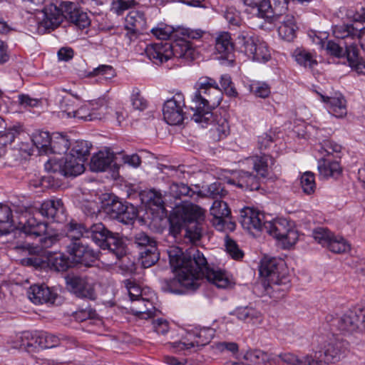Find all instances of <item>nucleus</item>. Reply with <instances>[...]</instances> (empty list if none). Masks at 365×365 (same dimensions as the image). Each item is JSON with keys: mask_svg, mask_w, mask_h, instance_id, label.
I'll list each match as a JSON object with an SVG mask.
<instances>
[{"mask_svg": "<svg viewBox=\"0 0 365 365\" xmlns=\"http://www.w3.org/2000/svg\"><path fill=\"white\" fill-rule=\"evenodd\" d=\"M323 102L327 104L329 113L336 118H343L347 113L346 102L341 93H335L334 96L327 97L321 95Z\"/></svg>", "mask_w": 365, "mask_h": 365, "instance_id": "c85d7f7f", "label": "nucleus"}, {"mask_svg": "<svg viewBox=\"0 0 365 365\" xmlns=\"http://www.w3.org/2000/svg\"><path fill=\"white\" fill-rule=\"evenodd\" d=\"M20 128L14 127L5 131L0 135V145L5 146L6 148L11 145V143L18 137L20 134Z\"/></svg>", "mask_w": 365, "mask_h": 365, "instance_id": "338daca9", "label": "nucleus"}, {"mask_svg": "<svg viewBox=\"0 0 365 365\" xmlns=\"http://www.w3.org/2000/svg\"><path fill=\"white\" fill-rule=\"evenodd\" d=\"M67 252L72 256L76 262L83 264L86 267L91 266L92 263L98 257L97 252L83 243L74 244V247L72 250H68Z\"/></svg>", "mask_w": 365, "mask_h": 365, "instance_id": "b1692460", "label": "nucleus"}, {"mask_svg": "<svg viewBox=\"0 0 365 365\" xmlns=\"http://www.w3.org/2000/svg\"><path fill=\"white\" fill-rule=\"evenodd\" d=\"M44 168L48 173L65 177H76L85 170L84 162L69 154L61 159H49Z\"/></svg>", "mask_w": 365, "mask_h": 365, "instance_id": "6e6552de", "label": "nucleus"}, {"mask_svg": "<svg viewBox=\"0 0 365 365\" xmlns=\"http://www.w3.org/2000/svg\"><path fill=\"white\" fill-rule=\"evenodd\" d=\"M207 195L212 199L217 200L225 196L227 191L221 182H215L207 187Z\"/></svg>", "mask_w": 365, "mask_h": 365, "instance_id": "e2e57ef3", "label": "nucleus"}, {"mask_svg": "<svg viewBox=\"0 0 365 365\" xmlns=\"http://www.w3.org/2000/svg\"><path fill=\"white\" fill-rule=\"evenodd\" d=\"M245 359L255 365H266L271 361H276L272 354L259 349L247 351L245 354Z\"/></svg>", "mask_w": 365, "mask_h": 365, "instance_id": "79ce46f5", "label": "nucleus"}, {"mask_svg": "<svg viewBox=\"0 0 365 365\" xmlns=\"http://www.w3.org/2000/svg\"><path fill=\"white\" fill-rule=\"evenodd\" d=\"M245 5L257 9L258 15L269 21L288 11L289 0H243Z\"/></svg>", "mask_w": 365, "mask_h": 365, "instance_id": "f8f14e48", "label": "nucleus"}, {"mask_svg": "<svg viewBox=\"0 0 365 365\" xmlns=\"http://www.w3.org/2000/svg\"><path fill=\"white\" fill-rule=\"evenodd\" d=\"M235 41L240 51L253 61L264 63L271 58L267 44L248 32H240Z\"/></svg>", "mask_w": 365, "mask_h": 365, "instance_id": "0eeeda50", "label": "nucleus"}, {"mask_svg": "<svg viewBox=\"0 0 365 365\" xmlns=\"http://www.w3.org/2000/svg\"><path fill=\"white\" fill-rule=\"evenodd\" d=\"M47 260L48 267L56 272H64L71 266L69 258L62 252L49 254Z\"/></svg>", "mask_w": 365, "mask_h": 365, "instance_id": "ea45409f", "label": "nucleus"}, {"mask_svg": "<svg viewBox=\"0 0 365 365\" xmlns=\"http://www.w3.org/2000/svg\"><path fill=\"white\" fill-rule=\"evenodd\" d=\"M147 27L144 13L140 11H130L125 17V29L127 31L125 36L130 41L142 34Z\"/></svg>", "mask_w": 365, "mask_h": 365, "instance_id": "6ab92c4d", "label": "nucleus"}, {"mask_svg": "<svg viewBox=\"0 0 365 365\" xmlns=\"http://www.w3.org/2000/svg\"><path fill=\"white\" fill-rule=\"evenodd\" d=\"M67 284L72 292L80 298L94 300L96 298L93 284L86 278L81 277H71L66 279Z\"/></svg>", "mask_w": 365, "mask_h": 365, "instance_id": "412c9836", "label": "nucleus"}, {"mask_svg": "<svg viewBox=\"0 0 365 365\" xmlns=\"http://www.w3.org/2000/svg\"><path fill=\"white\" fill-rule=\"evenodd\" d=\"M344 57L351 71L358 74H365V59L360 55V49L357 44H346Z\"/></svg>", "mask_w": 365, "mask_h": 365, "instance_id": "393cba45", "label": "nucleus"}, {"mask_svg": "<svg viewBox=\"0 0 365 365\" xmlns=\"http://www.w3.org/2000/svg\"><path fill=\"white\" fill-rule=\"evenodd\" d=\"M92 144L86 140H76L72 145L71 150L69 153L73 157L78 158L81 162H86L90 155Z\"/></svg>", "mask_w": 365, "mask_h": 365, "instance_id": "37998d69", "label": "nucleus"}, {"mask_svg": "<svg viewBox=\"0 0 365 365\" xmlns=\"http://www.w3.org/2000/svg\"><path fill=\"white\" fill-rule=\"evenodd\" d=\"M61 340H66L75 343L76 340L69 336L60 337L53 334L43 331H38V347L41 349H51L60 344Z\"/></svg>", "mask_w": 365, "mask_h": 365, "instance_id": "c9c22d12", "label": "nucleus"}, {"mask_svg": "<svg viewBox=\"0 0 365 365\" xmlns=\"http://www.w3.org/2000/svg\"><path fill=\"white\" fill-rule=\"evenodd\" d=\"M40 214L55 222H61L65 220V207L61 199H51L44 201L39 210Z\"/></svg>", "mask_w": 365, "mask_h": 365, "instance_id": "5701e85b", "label": "nucleus"}, {"mask_svg": "<svg viewBox=\"0 0 365 365\" xmlns=\"http://www.w3.org/2000/svg\"><path fill=\"white\" fill-rule=\"evenodd\" d=\"M228 184L234 185L243 190H257L260 187L258 178L251 173L240 170L237 176L228 180Z\"/></svg>", "mask_w": 365, "mask_h": 365, "instance_id": "cd10ccee", "label": "nucleus"}, {"mask_svg": "<svg viewBox=\"0 0 365 365\" xmlns=\"http://www.w3.org/2000/svg\"><path fill=\"white\" fill-rule=\"evenodd\" d=\"M29 299L36 304H54L58 294L45 284H34L27 292Z\"/></svg>", "mask_w": 365, "mask_h": 365, "instance_id": "4be33fe9", "label": "nucleus"}, {"mask_svg": "<svg viewBox=\"0 0 365 365\" xmlns=\"http://www.w3.org/2000/svg\"><path fill=\"white\" fill-rule=\"evenodd\" d=\"M38 331H26L16 336V341L14 342L13 347L15 349H25L29 351L30 348L38 347Z\"/></svg>", "mask_w": 365, "mask_h": 365, "instance_id": "72a5a7b5", "label": "nucleus"}, {"mask_svg": "<svg viewBox=\"0 0 365 365\" xmlns=\"http://www.w3.org/2000/svg\"><path fill=\"white\" fill-rule=\"evenodd\" d=\"M270 21L278 24L277 31L282 38L291 41L296 37L297 26L292 14L286 12L285 14L277 16Z\"/></svg>", "mask_w": 365, "mask_h": 365, "instance_id": "aec40b11", "label": "nucleus"}, {"mask_svg": "<svg viewBox=\"0 0 365 365\" xmlns=\"http://www.w3.org/2000/svg\"><path fill=\"white\" fill-rule=\"evenodd\" d=\"M210 125V134L215 140H220L226 138L230 133V125L227 118L217 112L212 113L211 119L205 125Z\"/></svg>", "mask_w": 365, "mask_h": 365, "instance_id": "a878e982", "label": "nucleus"}, {"mask_svg": "<svg viewBox=\"0 0 365 365\" xmlns=\"http://www.w3.org/2000/svg\"><path fill=\"white\" fill-rule=\"evenodd\" d=\"M292 56L297 63L304 67L312 68L317 64L312 54L304 49L297 48L293 52Z\"/></svg>", "mask_w": 365, "mask_h": 365, "instance_id": "8fccbe9b", "label": "nucleus"}, {"mask_svg": "<svg viewBox=\"0 0 365 365\" xmlns=\"http://www.w3.org/2000/svg\"><path fill=\"white\" fill-rule=\"evenodd\" d=\"M341 150V146L340 145L330 140H325L322 143L320 152L326 153L323 157L329 158L333 153H339Z\"/></svg>", "mask_w": 365, "mask_h": 365, "instance_id": "774afa93", "label": "nucleus"}, {"mask_svg": "<svg viewBox=\"0 0 365 365\" xmlns=\"http://www.w3.org/2000/svg\"><path fill=\"white\" fill-rule=\"evenodd\" d=\"M137 216L138 211L136 208L132 205H128L126 206V210H125L118 217V220L125 225H132L135 220Z\"/></svg>", "mask_w": 365, "mask_h": 365, "instance_id": "052dcab7", "label": "nucleus"}, {"mask_svg": "<svg viewBox=\"0 0 365 365\" xmlns=\"http://www.w3.org/2000/svg\"><path fill=\"white\" fill-rule=\"evenodd\" d=\"M69 145L70 143L68 139L65 135L58 134L52 138L51 145L49 147V153L60 155L66 153Z\"/></svg>", "mask_w": 365, "mask_h": 365, "instance_id": "a18cd8bd", "label": "nucleus"}, {"mask_svg": "<svg viewBox=\"0 0 365 365\" xmlns=\"http://www.w3.org/2000/svg\"><path fill=\"white\" fill-rule=\"evenodd\" d=\"M327 247L334 253L341 254L349 251L351 245L344 237L334 234Z\"/></svg>", "mask_w": 365, "mask_h": 365, "instance_id": "09e8293b", "label": "nucleus"}, {"mask_svg": "<svg viewBox=\"0 0 365 365\" xmlns=\"http://www.w3.org/2000/svg\"><path fill=\"white\" fill-rule=\"evenodd\" d=\"M313 237L319 244L323 247H327L334 233L325 227H317L313 231Z\"/></svg>", "mask_w": 365, "mask_h": 365, "instance_id": "13d9d810", "label": "nucleus"}, {"mask_svg": "<svg viewBox=\"0 0 365 365\" xmlns=\"http://www.w3.org/2000/svg\"><path fill=\"white\" fill-rule=\"evenodd\" d=\"M225 247L227 252L235 259L242 258L244 253L239 248L237 244L229 237L225 238Z\"/></svg>", "mask_w": 365, "mask_h": 365, "instance_id": "0e129e2a", "label": "nucleus"}, {"mask_svg": "<svg viewBox=\"0 0 365 365\" xmlns=\"http://www.w3.org/2000/svg\"><path fill=\"white\" fill-rule=\"evenodd\" d=\"M52 138L46 131H38L32 136L34 145L41 154H48Z\"/></svg>", "mask_w": 365, "mask_h": 365, "instance_id": "c03bdc74", "label": "nucleus"}, {"mask_svg": "<svg viewBox=\"0 0 365 365\" xmlns=\"http://www.w3.org/2000/svg\"><path fill=\"white\" fill-rule=\"evenodd\" d=\"M133 244L138 250L139 259L144 268L150 267L158 261L160 253L154 238L140 232L135 235Z\"/></svg>", "mask_w": 365, "mask_h": 365, "instance_id": "1a4fd4ad", "label": "nucleus"}, {"mask_svg": "<svg viewBox=\"0 0 365 365\" xmlns=\"http://www.w3.org/2000/svg\"><path fill=\"white\" fill-rule=\"evenodd\" d=\"M234 314L241 321L253 324L261 321V314L255 309L250 307H238Z\"/></svg>", "mask_w": 365, "mask_h": 365, "instance_id": "a19ab883", "label": "nucleus"}, {"mask_svg": "<svg viewBox=\"0 0 365 365\" xmlns=\"http://www.w3.org/2000/svg\"><path fill=\"white\" fill-rule=\"evenodd\" d=\"M349 343L339 339L331 340L325 346L323 352L318 351L312 354L313 365H329L341 359L348 349Z\"/></svg>", "mask_w": 365, "mask_h": 365, "instance_id": "9d476101", "label": "nucleus"}, {"mask_svg": "<svg viewBox=\"0 0 365 365\" xmlns=\"http://www.w3.org/2000/svg\"><path fill=\"white\" fill-rule=\"evenodd\" d=\"M22 226L19 229L25 233V235L36 237L44 234L47 229V224L38 221L36 217L29 216L25 222L22 223Z\"/></svg>", "mask_w": 365, "mask_h": 365, "instance_id": "473e14b6", "label": "nucleus"}, {"mask_svg": "<svg viewBox=\"0 0 365 365\" xmlns=\"http://www.w3.org/2000/svg\"><path fill=\"white\" fill-rule=\"evenodd\" d=\"M175 215L185 224V240L192 243L200 240L202 237L200 225L205 219L204 210L197 205L188 204L179 208L176 211Z\"/></svg>", "mask_w": 365, "mask_h": 365, "instance_id": "423d86ee", "label": "nucleus"}, {"mask_svg": "<svg viewBox=\"0 0 365 365\" xmlns=\"http://www.w3.org/2000/svg\"><path fill=\"white\" fill-rule=\"evenodd\" d=\"M114 162V155L109 151H99L93 155L90 163L92 171H105Z\"/></svg>", "mask_w": 365, "mask_h": 365, "instance_id": "2f4dec72", "label": "nucleus"}, {"mask_svg": "<svg viewBox=\"0 0 365 365\" xmlns=\"http://www.w3.org/2000/svg\"><path fill=\"white\" fill-rule=\"evenodd\" d=\"M127 205L119 200H113L111 203L107 204L106 211L111 218L118 220V217L126 210Z\"/></svg>", "mask_w": 365, "mask_h": 365, "instance_id": "bf43d9fd", "label": "nucleus"}, {"mask_svg": "<svg viewBox=\"0 0 365 365\" xmlns=\"http://www.w3.org/2000/svg\"><path fill=\"white\" fill-rule=\"evenodd\" d=\"M334 34L338 38H351L357 36L359 28L353 24H343L336 26L334 29Z\"/></svg>", "mask_w": 365, "mask_h": 365, "instance_id": "603ef678", "label": "nucleus"}, {"mask_svg": "<svg viewBox=\"0 0 365 365\" xmlns=\"http://www.w3.org/2000/svg\"><path fill=\"white\" fill-rule=\"evenodd\" d=\"M66 235L61 237V245L68 252V250L74 247V244L83 243L81 239L86 238V232L88 228L81 223L71 221L66 225Z\"/></svg>", "mask_w": 365, "mask_h": 365, "instance_id": "f3484780", "label": "nucleus"}, {"mask_svg": "<svg viewBox=\"0 0 365 365\" xmlns=\"http://www.w3.org/2000/svg\"><path fill=\"white\" fill-rule=\"evenodd\" d=\"M247 160L253 165L254 170L264 178L268 176L269 170L274 164V159L269 155L250 157Z\"/></svg>", "mask_w": 365, "mask_h": 365, "instance_id": "7c9ffc66", "label": "nucleus"}, {"mask_svg": "<svg viewBox=\"0 0 365 365\" xmlns=\"http://www.w3.org/2000/svg\"><path fill=\"white\" fill-rule=\"evenodd\" d=\"M339 330L344 333L362 331L365 329V308H354L347 311L337 322Z\"/></svg>", "mask_w": 365, "mask_h": 365, "instance_id": "2eb2a0df", "label": "nucleus"}, {"mask_svg": "<svg viewBox=\"0 0 365 365\" xmlns=\"http://www.w3.org/2000/svg\"><path fill=\"white\" fill-rule=\"evenodd\" d=\"M88 76H98L101 80L107 81L115 76V71L111 66L101 65L90 72Z\"/></svg>", "mask_w": 365, "mask_h": 365, "instance_id": "5fc2aeb1", "label": "nucleus"}, {"mask_svg": "<svg viewBox=\"0 0 365 365\" xmlns=\"http://www.w3.org/2000/svg\"><path fill=\"white\" fill-rule=\"evenodd\" d=\"M282 361L292 365H313L312 354H307L299 359L292 353H282L276 356Z\"/></svg>", "mask_w": 365, "mask_h": 365, "instance_id": "3c124183", "label": "nucleus"}, {"mask_svg": "<svg viewBox=\"0 0 365 365\" xmlns=\"http://www.w3.org/2000/svg\"><path fill=\"white\" fill-rule=\"evenodd\" d=\"M86 235V238H91L101 249L110 250L118 259L125 255V246L119 235L108 230L103 223L92 225Z\"/></svg>", "mask_w": 365, "mask_h": 365, "instance_id": "39448f33", "label": "nucleus"}, {"mask_svg": "<svg viewBox=\"0 0 365 365\" xmlns=\"http://www.w3.org/2000/svg\"><path fill=\"white\" fill-rule=\"evenodd\" d=\"M301 186L305 194H313L316 189L314 173L312 172H305L301 177Z\"/></svg>", "mask_w": 365, "mask_h": 365, "instance_id": "6e6d98bb", "label": "nucleus"}, {"mask_svg": "<svg viewBox=\"0 0 365 365\" xmlns=\"http://www.w3.org/2000/svg\"><path fill=\"white\" fill-rule=\"evenodd\" d=\"M249 89L251 93L262 98L268 97L271 93L269 86L264 82H254L250 85Z\"/></svg>", "mask_w": 365, "mask_h": 365, "instance_id": "4d7b16f0", "label": "nucleus"}, {"mask_svg": "<svg viewBox=\"0 0 365 365\" xmlns=\"http://www.w3.org/2000/svg\"><path fill=\"white\" fill-rule=\"evenodd\" d=\"M215 331L210 328H203L188 332L185 341L175 343L180 349H190L202 347L208 344L213 338Z\"/></svg>", "mask_w": 365, "mask_h": 365, "instance_id": "dca6fc26", "label": "nucleus"}, {"mask_svg": "<svg viewBox=\"0 0 365 365\" xmlns=\"http://www.w3.org/2000/svg\"><path fill=\"white\" fill-rule=\"evenodd\" d=\"M277 240L282 241L286 247L294 245L298 239L297 232L286 219L264 222V231Z\"/></svg>", "mask_w": 365, "mask_h": 365, "instance_id": "9b49d317", "label": "nucleus"}, {"mask_svg": "<svg viewBox=\"0 0 365 365\" xmlns=\"http://www.w3.org/2000/svg\"><path fill=\"white\" fill-rule=\"evenodd\" d=\"M264 215L258 210L246 207L240 212V222L249 231H264Z\"/></svg>", "mask_w": 365, "mask_h": 365, "instance_id": "a211bd4d", "label": "nucleus"}, {"mask_svg": "<svg viewBox=\"0 0 365 365\" xmlns=\"http://www.w3.org/2000/svg\"><path fill=\"white\" fill-rule=\"evenodd\" d=\"M74 98L71 96H64L59 102L61 113L66 114L68 118H71L73 113H74Z\"/></svg>", "mask_w": 365, "mask_h": 365, "instance_id": "69168bd1", "label": "nucleus"}, {"mask_svg": "<svg viewBox=\"0 0 365 365\" xmlns=\"http://www.w3.org/2000/svg\"><path fill=\"white\" fill-rule=\"evenodd\" d=\"M220 85L225 94L230 97H237L238 93L234 86L230 75L224 74L220 78Z\"/></svg>", "mask_w": 365, "mask_h": 365, "instance_id": "680f3d73", "label": "nucleus"}, {"mask_svg": "<svg viewBox=\"0 0 365 365\" xmlns=\"http://www.w3.org/2000/svg\"><path fill=\"white\" fill-rule=\"evenodd\" d=\"M168 192L174 198H180L182 196L192 197L195 192L187 184L173 182L169 187Z\"/></svg>", "mask_w": 365, "mask_h": 365, "instance_id": "de8ad7c7", "label": "nucleus"}, {"mask_svg": "<svg viewBox=\"0 0 365 365\" xmlns=\"http://www.w3.org/2000/svg\"><path fill=\"white\" fill-rule=\"evenodd\" d=\"M215 49L218 53L221 54L222 58L230 59L233 51V45L229 33L223 32L217 36L215 41Z\"/></svg>", "mask_w": 365, "mask_h": 365, "instance_id": "4c0bfd02", "label": "nucleus"}, {"mask_svg": "<svg viewBox=\"0 0 365 365\" xmlns=\"http://www.w3.org/2000/svg\"><path fill=\"white\" fill-rule=\"evenodd\" d=\"M197 91L192 98V120L201 126L206 125L212 117V109L220 105L222 91L217 81L208 76L200 77L195 84Z\"/></svg>", "mask_w": 365, "mask_h": 365, "instance_id": "f03ea898", "label": "nucleus"}, {"mask_svg": "<svg viewBox=\"0 0 365 365\" xmlns=\"http://www.w3.org/2000/svg\"><path fill=\"white\" fill-rule=\"evenodd\" d=\"M167 252L170 266L177 272V281L187 291L196 290L203 278L218 288L229 285L226 273L210 268L204 255L195 247L183 252L179 247H170Z\"/></svg>", "mask_w": 365, "mask_h": 365, "instance_id": "f257e3e1", "label": "nucleus"}, {"mask_svg": "<svg viewBox=\"0 0 365 365\" xmlns=\"http://www.w3.org/2000/svg\"><path fill=\"white\" fill-rule=\"evenodd\" d=\"M93 104L92 103H88L77 110L75 109L71 117L78 118L84 120H93L98 118L97 115L93 111Z\"/></svg>", "mask_w": 365, "mask_h": 365, "instance_id": "864d4df0", "label": "nucleus"}, {"mask_svg": "<svg viewBox=\"0 0 365 365\" xmlns=\"http://www.w3.org/2000/svg\"><path fill=\"white\" fill-rule=\"evenodd\" d=\"M65 19L80 29L88 26L91 21L87 13L78 8L76 4L71 1H63Z\"/></svg>", "mask_w": 365, "mask_h": 365, "instance_id": "bb28decb", "label": "nucleus"}, {"mask_svg": "<svg viewBox=\"0 0 365 365\" xmlns=\"http://www.w3.org/2000/svg\"><path fill=\"white\" fill-rule=\"evenodd\" d=\"M318 170L320 175L324 178H337L341 174V168L338 161L322 157L318 161Z\"/></svg>", "mask_w": 365, "mask_h": 365, "instance_id": "f704fd0d", "label": "nucleus"}, {"mask_svg": "<svg viewBox=\"0 0 365 365\" xmlns=\"http://www.w3.org/2000/svg\"><path fill=\"white\" fill-rule=\"evenodd\" d=\"M168 192L174 198H180L182 196L192 197L195 192L187 184L173 182L169 187Z\"/></svg>", "mask_w": 365, "mask_h": 365, "instance_id": "49530a36", "label": "nucleus"}, {"mask_svg": "<svg viewBox=\"0 0 365 365\" xmlns=\"http://www.w3.org/2000/svg\"><path fill=\"white\" fill-rule=\"evenodd\" d=\"M131 311L133 313L141 319H148L153 315L154 307L153 304L148 299L140 298L136 301L132 302Z\"/></svg>", "mask_w": 365, "mask_h": 365, "instance_id": "58836bf2", "label": "nucleus"}, {"mask_svg": "<svg viewBox=\"0 0 365 365\" xmlns=\"http://www.w3.org/2000/svg\"><path fill=\"white\" fill-rule=\"evenodd\" d=\"M63 10V2L57 6L51 0H48L41 12L42 19L38 23L39 31L46 32L58 27L65 19L66 13Z\"/></svg>", "mask_w": 365, "mask_h": 365, "instance_id": "ddd939ff", "label": "nucleus"}, {"mask_svg": "<svg viewBox=\"0 0 365 365\" xmlns=\"http://www.w3.org/2000/svg\"><path fill=\"white\" fill-rule=\"evenodd\" d=\"M15 227L12 210L7 205L0 203V235H7Z\"/></svg>", "mask_w": 365, "mask_h": 365, "instance_id": "e433bc0d", "label": "nucleus"}, {"mask_svg": "<svg viewBox=\"0 0 365 365\" xmlns=\"http://www.w3.org/2000/svg\"><path fill=\"white\" fill-rule=\"evenodd\" d=\"M185 98L182 93H176L171 98L167 100L163 105V115L165 121L172 125L182 123L185 112Z\"/></svg>", "mask_w": 365, "mask_h": 365, "instance_id": "4468645a", "label": "nucleus"}, {"mask_svg": "<svg viewBox=\"0 0 365 365\" xmlns=\"http://www.w3.org/2000/svg\"><path fill=\"white\" fill-rule=\"evenodd\" d=\"M259 274L267 281L264 287L268 294L286 292L289 288V277L284 260L276 257H264L260 263Z\"/></svg>", "mask_w": 365, "mask_h": 365, "instance_id": "20e7f679", "label": "nucleus"}, {"mask_svg": "<svg viewBox=\"0 0 365 365\" xmlns=\"http://www.w3.org/2000/svg\"><path fill=\"white\" fill-rule=\"evenodd\" d=\"M210 214L212 215V224L218 229H222L224 226L225 218L230 215V210L227 204L222 201L215 200L210 207Z\"/></svg>", "mask_w": 365, "mask_h": 365, "instance_id": "c756f323", "label": "nucleus"}, {"mask_svg": "<svg viewBox=\"0 0 365 365\" xmlns=\"http://www.w3.org/2000/svg\"><path fill=\"white\" fill-rule=\"evenodd\" d=\"M195 50L187 40L182 38L174 42L161 41L147 45L145 53L155 64L160 65L173 56L192 61L195 58Z\"/></svg>", "mask_w": 365, "mask_h": 365, "instance_id": "7ed1b4c3", "label": "nucleus"}]
</instances>
